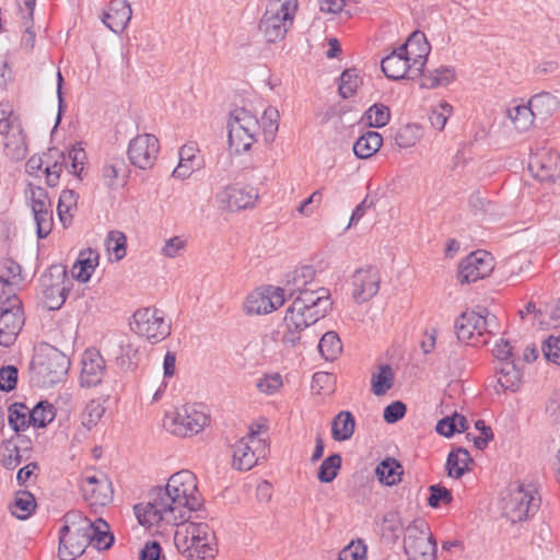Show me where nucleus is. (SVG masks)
Masks as SVG:
<instances>
[{
	"instance_id": "f257e3e1",
	"label": "nucleus",
	"mask_w": 560,
	"mask_h": 560,
	"mask_svg": "<svg viewBox=\"0 0 560 560\" xmlns=\"http://www.w3.org/2000/svg\"><path fill=\"white\" fill-rule=\"evenodd\" d=\"M316 271L312 266H301L289 272L283 287V298H293L285 311L276 338L284 349H294L303 342L304 331L324 318L332 302L328 289L315 280Z\"/></svg>"
},
{
	"instance_id": "f03ea898",
	"label": "nucleus",
	"mask_w": 560,
	"mask_h": 560,
	"mask_svg": "<svg viewBox=\"0 0 560 560\" xmlns=\"http://www.w3.org/2000/svg\"><path fill=\"white\" fill-rule=\"evenodd\" d=\"M148 498V502L133 506L139 524L148 528L178 526L202 505L197 477L189 470L173 474L164 487L151 489Z\"/></svg>"
},
{
	"instance_id": "7ed1b4c3",
	"label": "nucleus",
	"mask_w": 560,
	"mask_h": 560,
	"mask_svg": "<svg viewBox=\"0 0 560 560\" xmlns=\"http://www.w3.org/2000/svg\"><path fill=\"white\" fill-rule=\"evenodd\" d=\"M114 542L109 525L102 518L94 522L79 511L68 512L63 516V526L59 532V557L61 560H74L88 546L96 550L108 549Z\"/></svg>"
},
{
	"instance_id": "20e7f679",
	"label": "nucleus",
	"mask_w": 560,
	"mask_h": 560,
	"mask_svg": "<svg viewBox=\"0 0 560 560\" xmlns=\"http://www.w3.org/2000/svg\"><path fill=\"white\" fill-rule=\"evenodd\" d=\"M278 118L279 113L273 107L265 109L260 120L245 108H235L228 121L231 149L236 153L248 151L257 142L260 132L266 142H271L278 130Z\"/></svg>"
},
{
	"instance_id": "39448f33",
	"label": "nucleus",
	"mask_w": 560,
	"mask_h": 560,
	"mask_svg": "<svg viewBox=\"0 0 560 560\" xmlns=\"http://www.w3.org/2000/svg\"><path fill=\"white\" fill-rule=\"evenodd\" d=\"M177 551L187 560H213L218 552L214 530L203 522H184L174 535Z\"/></svg>"
},
{
	"instance_id": "423d86ee",
	"label": "nucleus",
	"mask_w": 560,
	"mask_h": 560,
	"mask_svg": "<svg viewBox=\"0 0 560 560\" xmlns=\"http://www.w3.org/2000/svg\"><path fill=\"white\" fill-rule=\"evenodd\" d=\"M298 0H268L259 22V31L268 43L284 39L298 12Z\"/></svg>"
},
{
	"instance_id": "0eeeda50",
	"label": "nucleus",
	"mask_w": 560,
	"mask_h": 560,
	"mask_svg": "<svg viewBox=\"0 0 560 560\" xmlns=\"http://www.w3.org/2000/svg\"><path fill=\"white\" fill-rule=\"evenodd\" d=\"M539 502L534 485L514 482L509 486L502 498L503 514L512 523L523 522L536 513Z\"/></svg>"
},
{
	"instance_id": "6e6552de",
	"label": "nucleus",
	"mask_w": 560,
	"mask_h": 560,
	"mask_svg": "<svg viewBox=\"0 0 560 560\" xmlns=\"http://www.w3.org/2000/svg\"><path fill=\"white\" fill-rule=\"evenodd\" d=\"M210 423V413L202 404H187L172 412L164 419V428L177 436L198 434Z\"/></svg>"
},
{
	"instance_id": "1a4fd4ad",
	"label": "nucleus",
	"mask_w": 560,
	"mask_h": 560,
	"mask_svg": "<svg viewBox=\"0 0 560 560\" xmlns=\"http://www.w3.org/2000/svg\"><path fill=\"white\" fill-rule=\"evenodd\" d=\"M269 453L266 431L261 425H252L248 433L233 447V467L249 470L265 459Z\"/></svg>"
},
{
	"instance_id": "9d476101",
	"label": "nucleus",
	"mask_w": 560,
	"mask_h": 560,
	"mask_svg": "<svg viewBox=\"0 0 560 560\" xmlns=\"http://www.w3.org/2000/svg\"><path fill=\"white\" fill-rule=\"evenodd\" d=\"M404 549L409 560H435L436 542L424 520H415L407 527Z\"/></svg>"
},
{
	"instance_id": "9b49d317",
	"label": "nucleus",
	"mask_w": 560,
	"mask_h": 560,
	"mask_svg": "<svg viewBox=\"0 0 560 560\" xmlns=\"http://www.w3.org/2000/svg\"><path fill=\"white\" fill-rule=\"evenodd\" d=\"M258 200V189L242 183L223 186L214 195L215 207L223 212L230 213L252 209L257 205Z\"/></svg>"
},
{
	"instance_id": "f8f14e48",
	"label": "nucleus",
	"mask_w": 560,
	"mask_h": 560,
	"mask_svg": "<svg viewBox=\"0 0 560 560\" xmlns=\"http://www.w3.org/2000/svg\"><path fill=\"white\" fill-rule=\"evenodd\" d=\"M131 330L151 343H156L170 335V325L164 314L155 307L139 308L133 313Z\"/></svg>"
},
{
	"instance_id": "ddd939ff",
	"label": "nucleus",
	"mask_w": 560,
	"mask_h": 560,
	"mask_svg": "<svg viewBox=\"0 0 560 560\" xmlns=\"http://www.w3.org/2000/svg\"><path fill=\"white\" fill-rule=\"evenodd\" d=\"M25 323L22 302L18 296H7L0 303V345L10 347Z\"/></svg>"
},
{
	"instance_id": "4468645a",
	"label": "nucleus",
	"mask_w": 560,
	"mask_h": 560,
	"mask_svg": "<svg viewBox=\"0 0 560 560\" xmlns=\"http://www.w3.org/2000/svg\"><path fill=\"white\" fill-rule=\"evenodd\" d=\"M283 291L280 287L264 285L249 292L243 303L246 315H267L284 304Z\"/></svg>"
},
{
	"instance_id": "2eb2a0df",
	"label": "nucleus",
	"mask_w": 560,
	"mask_h": 560,
	"mask_svg": "<svg viewBox=\"0 0 560 560\" xmlns=\"http://www.w3.org/2000/svg\"><path fill=\"white\" fill-rule=\"evenodd\" d=\"M67 272L54 266L40 277V291L44 305L50 310H59L67 299Z\"/></svg>"
},
{
	"instance_id": "dca6fc26",
	"label": "nucleus",
	"mask_w": 560,
	"mask_h": 560,
	"mask_svg": "<svg viewBox=\"0 0 560 560\" xmlns=\"http://www.w3.org/2000/svg\"><path fill=\"white\" fill-rule=\"evenodd\" d=\"M160 151V143L155 136L142 133L132 138L128 145V158L140 170L151 168Z\"/></svg>"
},
{
	"instance_id": "f3484780",
	"label": "nucleus",
	"mask_w": 560,
	"mask_h": 560,
	"mask_svg": "<svg viewBox=\"0 0 560 560\" xmlns=\"http://www.w3.org/2000/svg\"><path fill=\"white\" fill-rule=\"evenodd\" d=\"M528 170L538 182L555 183L560 178V155L551 149H539L532 154Z\"/></svg>"
},
{
	"instance_id": "a211bd4d",
	"label": "nucleus",
	"mask_w": 560,
	"mask_h": 560,
	"mask_svg": "<svg viewBox=\"0 0 560 560\" xmlns=\"http://www.w3.org/2000/svg\"><path fill=\"white\" fill-rule=\"evenodd\" d=\"M490 325L489 319L482 313L475 311L464 312L455 322V331L458 340L471 346L486 342L481 340Z\"/></svg>"
},
{
	"instance_id": "6ab92c4d",
	"label": "nucleus",
	"mask_w": 560,
	"mask_h": 560,
	"mask_svg": "<svg viewBox=\"0 0 560 560\" xmlns=\"http://www.w3.org/2000/svg\"><path fill=\"white\" fill-rule=\"evenodd\" d=\"M352 298L358 303H364L377 294L381 276L375 267L366 266L354 271L351 278Z\"/></svg>"
},
{
	"instance_id": "aec40b11",
	"label": "nucleus",
	"mask_w": 560,
	"mask_h": 560,
	"mask_svg": "<svg viewBox=\"0 0 560 560\" xmlns=\"http://www.w3.org/2000/svg\"><path fill=\"white\" fill-rule=\"evenodd\" d=\"M493 270V258L485 250H477L469 254L459 264L458 279L462 282H475L491 273Z\"/></svg>"
},
{
	"instance_id": "412c9836",
	"label": "nucleus",
	"mask_w": 560,
	"mask_h": 560,
	"mask_svg": "<svg viewBox=\"0 0 560 560\" xmlns=\"http://www.w3.org/2000/svg\"><path fill=\"white\" fill-rule=\"evenodd\" d=\"M11 109L8 105H0V133L5 132L3 152L11 160H22L26 155L24 135L18 128L9 130Z\"/></svg>"
},
{
	"instance_id": "4be33fe9",
	"label": "nucleus",
	"mask_w": 560,
	"mask_h": 560,
	"mask_svg": "<svg viewBox=\"0 0 560 560\" xmlns=\"http://www.w3.org/2000/svg\"><path fill=\"white\" fill-rule=\"evenodd\" d=\"M81 492L84 500L92 506H104L113 499L112 483L102 474L84 476L81 481Z\"/></svg>"
},
{
	"instance_id": "5701e85b",
	"label": "nucleus",
	"mask_w": 560,
	"mask_h": 560,
	"mask_svg": "<svg viewBox=\"0 0 560 560\" xmlns=\"http://www.w3.org/2000/svg\"><path fill=\"white\" fill-rule=\"evenodd\" d=\"M398 49L408 57L412 74H421L427 63V57L431 50L425 35L419 31L413 32Z\"/></svg>"
},
{
	"instance_id": "b1692460",
	"label": "nucleus",
	"mask_w": 560,
	"mask_h": 560,
	"mask_svg": "<svg viewBox=\"0 0 560 560\" xmlns=\"http://www.w3.org/2000/svg\"><path fill=\"white\" fill-rule=\"evenodd\" d=\"M80 382L82 386H96L105 373V361L95 350H86L81 360Z\"/></svg>"
},
{
	"instance_id": "393cba45",
	"label": "nucleus",
	"mask_w": 560,
	"mask_h": 560,
	"mask_svg": "<svg viewBox=\"0 0 560 560\" xmlns=\"http://www.w3.org/2000/svg\"><path fill=\"white\" fill-rule=\"evenodd\" d=\"M37 373L43 376L44 382L48 385L59 383L68 372V359L57 352L55 349L47 354V360L37 362Z\"/></svg>"
},
{
	"instance_id": "a878e982",
	"label": "nucleus",
	"mask_w": 560,
	"mask_h": 560,
	"mask_svg": "<svg viewBox=\"0 0 560 560\" xmlns=\"http://www.w3.org/2000/svg\"><path fill=\"white\" fill-rule=\"evenodd\" d=\"M131 14V8L126 0H113L104 12L102 21L114 33H120L127 27Z\"/></svg>"
},
{
	"instance_id": "bb28decb",
	"label": "nucleus",
	"mask_w": 560,
	"mask_h": 560,
	"mask_svg": "<svg viewBox=\"0 0 560 560\" xmlns=\"http://www.w3.org/2000/svg\"><path fill=\"white\" fill-rule=\"evenodd\" d=\"M382 70L388 79L400 80L405 78H415L419 74H412L411 65L398 48L393 50L382 60Z\"/></svg>"
},
{
	"instance_id": "cd10ccee",
	"label": "nucleus",
	"mask_w": 560,
	"mask_h": 560,
	"mask_svg": "<svg viewBox=\"0 0 560 560\" xmlns=\"http://www.w3.org/2000/svg\"><path fill=\"white\" fill-rule=\"evenodd\" d=\"M199 148L196 142H188L179 150V163L173 171V176L178 179H186L200 168L198 156Z\"/></svg>"
},
{
	"instance_id": "c85d7f7f",
	"label": "nucleus",
	"mask_w": 560,
	"mask_h": 560,
	"mask_svg": "<svg viewBox=\"0 0 560 560\" xmlns=\"http://www.w3.org/2000/svg\"><path fill=\"white\" fill-rule=\"evenodd\" d=\"M98 254L88 249L81 252L78 260L71 268L72 277L80 282H88L98 265Z\"/></svg>"
},
{
	"instance_id": "c756f323",
	"label": "nucleus",
	"mask_w": 560,
	"mask_h": 560,
	"mask_svg": "<svg viewBox=\"0 0 560 560\" xmlns=\"http://www.w3.org/2000/svg\"><path fill=\"white\" fill-rule=\"evenodd\" d=\"M528 104L535 119L539 120H546L548 117L553 115L560 106L558 97L547 92L533 96Z\"/></svg>"
},
{
	"instance_id": "7c9ffc66",
	"label": "nucleus",
	"mask_w": 560,
	"mask_h": 560,
	"mask_svg": "<svg viewBox=\"0 0 560 560\" xmlns=\"http://www.w3.org/2000/svg\"><path fill=\"white\" fill-rule=\"evenodd\" d=\"M63 168H67L66 154L58 149L48 150L45 166L46 183L48 186L55 187L58 185Z\"/></svg>"
},
{
	"instance_id": "2f4dec72",
	"label": "nucleus",
	"mask_w": 560,
	"mask_h": 560,
	"mask_svg": "<svg viewBox=\"0 0 560 560\" xmlns=\"http://www.w3.org/2000/svg\"><path fill=\"white\" fill-rule=\"evenodd\" d=\"M522 383V374L521 371L514 364V361H506L500 363L498 368V386L502 390L516 392Z\"/></svg>"
},
{
	"instance_id": "473e14b6",
	"label": "nucleus",
	"mask_w": 560,
	"mask_h": 560,
	"mask_svg": "<svg viewBox=\"0 0 560 560\" xmlns=\"http://www.w3.org/2000/svg\"><path fill=\"white\" fill-rule=\"evenodd\" d=\"M383 138L377 131H366L357 139L353 152L359 159L373 156L382 147Z\"/></svg>"
},
{
	"instance_id": "72a5a7b5",
	"label": "nucleus",
	"mask_w": 560,
	"mask_h": 560,
	"mask_svg": "<svg viewBox=\"0 0 560 560\" xmlns=\"http://www.w3.org/2000/svg\"><path fill=\"white\" fill-rule=\"evenodd\" d=\"M506 116L518 131H527L535 120L529 104H513L509 106Z\"/></svg>"
},
{
	"instance_id": "f704fd0d",
	"label": "nucleus",
	"mask_w": 560,
	"mask_h": 560,
	"mask_svg": "<svg viewBox=\"0 0 560 560\" xmlns=\"http://www.w3.org/2000/svg\"><path fill=\"white\" fill-rule=\"evenodd\" d=\"M0 279L7 288L8 296H16V290L21 282V267L13 260H4L0 265Z\"/></svg>"
},
{
	"instance_id": "c9c22d12",
	"label": "nucleus",
	"mask_w": 560,
	"mask_h": 560,
	"mask_svg": "<svg viewBox=\"0 0 560 560\" xmlns=\"http://www.w3.org/2000/svg\"><path fill=\"white\" fill-rule=\"evenodd\" d=\"M355 428V420L351 412L341 411L339 412L331 423V434L336 441L349 440Z\"/></svg>"
},
{
	"instance_id": "e433bc0d",
	"label": "nucleus",
	"mask_w": 560,
	"mask_h": 560,
	"mask_svg": "<svg viewBox=\"0 0 560 560\" xmlns=\"http://www.w3.org/2000/svg\"><path fill=\"white\" fill-rule=\"evenodd\" d=\"M471 457L465 448L452 451L446 460V470L451 478H460L469 467Z\"/></svg>"
},
{
	"instance_id": "4c0bfd02",
	"label": "nucleus",
	"mask_w": 560,
	"mask_h": 560,
	"mask_svg": "<svg viewBox=\"0 0 560 560\" xmlns=\"http://www.w3.org/2000/svg\"><path fill=\"white\" fill-rule=\"evenodd\" d=\"M375 472L382 483L394 486L400 481L402 468L395 458L387 457L377 465Z\"/></svg>"
},
{
	"instance_id": "58836bf2",
	"label": "nucleus",
	"mask_w": 560,
	"mask_h": 560,
	"mask_svg": "<svg viewBox=\"0 0 560 560\" xmlns=\"http://www.w3.org/2000/svg\"><path fill=\"white\" fill-rule=\"evenodd\" d=\"M35 508L36 501L34 495L28 491H19L14 495L10 511L16 518L26 520L33 514Z\"/></svg>"
},
{
	"instance_id": "ea45409f",
	"label": "nucleus",
	"mask_w": 560,
	"mask_h": 560,
	"mask_svg": "<svg viewBox=\"0 0 560 560\" xmlns=\"http://www.w3.org/2000/svg\"><path fill=\"white\" fill-rule=\"evenodd\" d=\"M393 385L394 372L387 364L381 365L371 376V390L376 396L386 394Z\"/></svg>"
},
{
	"instance_id": "a19ab883",
	"label": "nucleus",
	"mask_w": 560,
	"mask_h": 560,
	"mask_svg": "<svg viewBox=\"0 0 560 560\" xmlns=\"http://www.w3.org/2000/svg\"><path fill=\"white\" fill-rule=\"evenodd\" d=\"M78 195L71 189H65L61 191L57 212L59 220L63 226H68L72 222L73 212L77 209Z\"/></svg>"
},
{
	"instance_id": "79ce46f5",
	"label": "nucleus",
	"mask_w": 560,
	"mask_h": 560,
	"mask_svg": "<svg viewBox=\"0 0 560 560\" xmlns=\"http://www.w3.org/2000/svg\"><path fill=\"white\" fill-rule=\"evenodd\" d=\"M455 79L454 69L451 67H440L433 71L424 73L421 81V86L425 89H435L439 86H446Z\"/></svg>"
},
{
	"instance_id": "37998d69",
	"label": "nucleus",
	"mask_w": 560,
	"mask_h": 560,
	"mask_svg": "<svg viewBox=\"0 0 560 560\" xmlns=\"http://www.w3.org/2000/svg\"><path fill=\"white\" fill-rule=\"evenodd\" d=\"M467 429V420L464 416L453 412L441 419L436 424V432L443 436L451 438L456 432H463Z\"/></svg>"
},
{
	"instance_id": "c03bdc74",
	"label": "nucleus",
	"mask_w": 560,
	"mask_h": 560,
	"mask_svg": "<svg viewBox=\"0 0 560 560\" xmlns=\"http://www.w3.org/2000/svg\"><path fill=\"white\" fill-rule=\"evenodd\" d=\"M318 350L326 360H335L341 353L342 350L341 340L337 332H325L319 340Z\"/></svg>"
},
{
	"instance_id": "a18cd8bd",
	"label": "nucleus",
	"mask_w": 560,
	"mask_h": 560,
	"mask_svg": "<svg viewBox=\"0 0 560 560\" xmlns=\"http://www.w3.org/2000/svg\"><path fill=\"white\" fill-rule=\"evenodd\" d=\"M9 424L14 431H22L32 424L31 409L23 404H14L9 408Z\"/></svg>"
},
{
	"instance_id": "49530a36",
	"label": "nucleus",
	"mask_w": 560,
	"mask_h": 560,
	"mask_svg": "<svg viewBox=\"0 0 560 560\" xmlns=\"http://www.w3.org/2000/svg\"><path fill=\"white\" fill-rule=\"evenodd\" d=\"M452 115L453 106L446 101H439L436 104L431 106L429 120L435 130L442 131Z\"/></svg>"
},
{
	"instance_id": "de8ad7c7",
	"label": "nucleus",
	"mask_w": 560,
	"mask_h": 560,
	"mask_svg": "<svg viewBox=\"0 0 560 560\" xmlns=\"http://www.w3.org/2000/svg\"><path fill=\"white\" fill-rule=\"evenodd\" d=\"M390 110L384 104H374L370 106L363 115V120L369 127L382 128L388 124Z\"/></svg>"
},
{
	"instance_id": "09e8293b",
	"label": "nucleus",
	"mask_w": 560,
	"mask_h": 560,
	"mask_svg": "<svg viewBox=\"0 0 560 560\" xmlns=\"http://www.w3.org/2000/svg\"><path fill=\"white\" fill-rule=\"evenodd\" d=\"M422 137L420 126L409 124L399 128L395 135V143L402 149L416 145Z\"/></svg>"
},
{
	"instance_id": "8fccbe9b",
	"label": "nucleus",
	"mask_w": 560,
	"mask_h": 560,
	"mask_svg": "<svg viewBox=\"0 0 560 560\" xmlns=\"http://www.w3.org/2000/svg\"><path fill=\"white\" fill-rule=\"evenodd\" d=\"M362 79L357 69H347L340 75L339 93L343 98H349L359 89Z\"/></svg>"
},
{
	"instance_id": "3c124183",
	"label": "nucleus",
	"mask_w": 560,
	"mask_h": 560,
	"mask_svg": "<svg viewBox=\"0 0 560 560\" xmlns=\"http://www.w3.org/2000/svg\"><path fill=\"white\" fill-rule=\"evenodd\" d=\"M102 173L104 183L110 188L125 182V164L120 160L105 164Z\"/></svg>"
},
{
	"instance_id": "603ef678",
	"label": "nucleus",
	"mask_w": 560,
	"mask_h": 560,
	"mask_svg": "<svg viewBox=\"0 0 560 560\" xmlns=\"http://www.w3.org/2000/svg\"><path fill=\"white\" fill-rule=\"evenodd\" d=\"M55 416L54 406L47 401H40L31 410L32 425L45 428L55 419Z\"/></svg>"
},
{
	"instance_id": "864d4df0",
	"label": "nucleus",
	"mask_w": 560,
	"mask_h": 560,
	"mask_svg": "<svg viewBox=\"0 0 560 560\" xmlns=\"http://www.w3.org/2000/svg\"><path fill=\"white\" fill-rule=\"evenodd\" d=\"M187 244L188 238L186 236L174 235L164 241L160 248V255L168 259L177 258L185 252Z\"/></svg>"
},
{
	"instance_id": "5fc2aeb1",
	"label": "nucleus",
	"mask_w": 560,
	"mask_h": 560,
	"mask_svg": "<svg viewBox=\"0 0 560 560\" xmlns=\"http://www.w3.org/2000/svg\"><path fill=\"white\" fill-rule=\"evenodd\" d=\"M67 158V170L70 174L80 176L85 162H86V153L80 143H77L71 147V149L66 154Z\"/></svg>"
},
{
	"instance_id": "6e6d98bb",
	"label": "nucleus",
	"mask_w": 560,
	"mask_h": 560,
	"mask_svg": "<svg viewBox=\"0 0 560 560\" xmlns=\"http://www.w3.org/2000/svg\"><path fill=\"white\" fill-rule=\"evenodd\" d=\"M25 195L32 208V212L43 209H51V203L49 201L48 194L44 188L39 186L28 185Z\"/></svg>"
},
{
	"instance_id": "4d7b16f0",
	"label": "nucleus",
	"mask_w": 560,
	"mask_h": 560,
	"mask_svg": "<svg viewBox=\"0 0 560 560\" xmlns=\"http://www.w3.org/2000/svg\"><path fill=\"white\" fill-rule=\"evenodd\" d=\"M105 413L104 402L100 399L91 400L84 410L82 425L88 430L94 428Z\"/></svg>"
},
{
	"instance_id": "13d9d810",
	"label": "nucleus",
	"mask_w": 560,
	"mask_h": 560,
	"mask_svg": "<svg viewBox=\"0 0 560 560\" xmlns=\"http://www.w3.org/2000/svg\"><path fill=\"white\" fill-rule=\"evenodd\" d=\"M341 457L338 454H332L328 456L319 466L318 469V479L322 482H331L340 468Z\"/></svg>"
},
{
	"instance_id": "bf43d9fd",
	"label": "nucleus",
	"mask_w": 560,
	"mask_h": 560,
	"mask_svg": "<svg viewBox=\"0 0 560 560\" xmlns=\"http://www.w3.org/2000/svg\"><path fill=\"white\" fill-rule=\"evenodd\" d=\"M105 246L107 252L115 255L116 260H120L126 255V236L120 231H112L108 233Z\"/></svg>"
},
{
	"instance_id": "052dcab7",
	"label": "nucleus",
	"mask_w": 560,
	"mask_h": 560,
	"mask_svg": "<svg viewBox=\"0 0 560 560\" xmlns=\"http://www.w3.org/2000/svg\"><path fill=\"white\" fill-rule=\"evenodd\" d=\"M282 385V377L278 373L265 374L256 380V388L265 395L276 394Z\"/></svg>"
},
{
	"instance_id": "680f3d73",
	"label": "nucleus",
	"mask_w": 560,
	"mask_h": 560,
	"mask_svg": "<svg viewBox=\"0 0 560 560\" xmlns=\"http://www.w3.org/2000/svg\"><path fill=\"white\" fill-rule=\"evenodd\" d=\"M34 221L36 223V233L39 238H45L51 231L52 228V211L37 210L33 212Z\"/></svg>"
},
{
	"instance_id": "e2e57ef3",
	"label": "nucleus",
	"mask_w": 560,
	"mask_h": 560,
	"mask_svg": "<svg viewBox=\"0 0 560 560\" xmlns=\"http://www.w3.org/2000/svg\"><path fill=\"white\" fill-rule=\"evenodd\" d=\"M21 463L22 456L20 454L19 447L13 442L10 441L4 443L1 452L2 466L8 469H14Z\"/></svg>"
},
{
	"instance_id": "0e129e2a",
	"label": "nucleus",
	"mask_w": 560,
	"mask_h": 560,
	"mask_svg": "<svg viewBox=\"0 0 560 560\" xmlns=\"http://www.w3.org/2000/svg\"><path fill=\"white\" fill-rule=\"evenodd\" d=\"M322 201V190H315L310 197H307L296 207V213L302 218H310L320 207Z\"/></svg>"
},
{
	"instance_id": "69168bd1",
	"label": "nucleus",
	"mask_w": 560,
	"mask_h": 560,
	"mask_svg": "<svg viewBox=\"0 0 560 560\" xmlns=\"http://www.w3.org/2000/svg\"><path fill=\"white\" fill-rule=\"evenodd\" d=\"M338 560H366V546L362 540H353L339 552Z\"/></svg>"
},
{
	"instance_id": "338daca9",
	"label": "nucleus",
	"mask_w": 560,
	"mask_h": 560,
	"mask_svg": "<svg viewBox=\"0 0 560 560\" xmlns=\"http://www.w3.org/2000/svg\"><path fill=\"white\" fill-rule=\"evenodd\" d=\"M430 497L428 503L431 508H439L442 504H448L453 497L450 490L440 485H432L429 488Z\"/></svg>"
},
{
	"instance_id": "774afa93",
	"label": "nucleus",
	"mask_w": 560,
	"mask_h": 560,
	"mask_svg": "<svg viewBox=\"0 0 560 560\" xmlns=\"http://www.w3.org/2000/svg\"><path fill=\"white\" fill-rule=\"evenodd\" d=\"M542 350L549 361L560 364V335L550 336L545 342Z\"/></svg>"
}]
</instances>
